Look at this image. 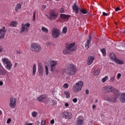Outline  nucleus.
Returning a JSON list of instances; mask_svg holds the SVG:
<instances>
[{
	"label": "nucleus",
	"mask_w": 125,
	"mask_h": 125,
	"mask_svg": "<svg viewBox=\"0 0 125 125\" xmlns=\"http://www.w3.org/2000/svg\"><path fill=\"white\" fill-rule=\"evenodd\" d=\"M63 87L64 88L67 89V88H68L69 87V84H68V83H64V84H63Z\"/></svg>",
	"instance_id": "a19ab883"
},
{
	"label": "nucleus",
	"mask_w": 125,
	"mask_h": 125,
	"mask_svg": "<svg viewBox=\"0 0 125 125\" xmlns=\"http://www.w3.org/2000/svg\"><path fill=\"white\" fill-rule=\"evenodd\" d=\"M56 62H57L52 60L50 59H47L46 61V63H56Z\"/></svg>",
	"instance_id": "7c9ffc66"
},
{
	"label": "nucleus",
	"mask_w": 125,
	"mask_h": 125,
	"mask_svg": "<svg viewBox=\"0 0 125 125\" xmlns=\"http://www.w3.org/2000/svg\"><path fill=\"white\" fill-rule=\"evenodd\" d=\"M1 62L2 63H11L10 59L6 58H3L1 59Z\"/></svg>",
	"instance_id": "4be33fe9"
},
{
	"label": "nucleus",
	"mask_w": 125,
	"mask_h": 125,
	"mask_svg": "<svg viewBox=\"0 0 125 125\" xmlns=\"http://www.w3.org/2000/svg\"><path fill=\"white\" fill-rule=\"evenodd\" d=\"M101 52H102L104 56H106V50L105 48H103L100 49Z\"/></svg>",
	"instance_id": "c756f323"
},
{
	"label": "nucleus",
	"mask_w": 125,
	"mask_h": 125,
	"mask_svg": "<svg viewBox=\"0 0 125 125\" xmlns=\"http://www.w3.org/2000/svg\"><path fill=\"white\" fill-rule=\"evenodd\" d=\"M21 7H22L21 4H17L15 7L16 11H19V9H21Z\"/></svg>",
	"instance_id": "cd10ccee"
},
{
	"label": "nucleus",
	"mask_w": 125,
	"mask_h": 125,
	"mask_svg": "<svg viewBox=\"0 0 125 125\" xmlns=\"http://www.w3.org/2000/svg\"><path fill=\"white\" fill-rule=\"evenodd\" d=\"M60 17L62 19H68V18H69V17H70V16H69L68 15H65L64 14H61L60 15Z\"/></svg>",
	"instance_id": "aec40b11"
},
{
	"label": "nucleus",
	"mask_w": 125,
	"mask_h": 125,
	"mask_svg": "<svg viewBox=\"0 0 125 125\" xmlns=\"http://www.w3.org/2000/svg\"><path fill=\"white\" fill-rule=\"evenodd\" d=\"M83 121H84V117L80 116L77 118L76 124L77 125H82L83 124Z\"/></svg>",
	"instance_id": "ddd939ff"
},
{
	"label": "nucleus",
	"mask_w": 125,
	"mask_h": 125,
	"mask_svg": "<svg viewBox=\"0 0 125 125\" xmlns=\"http://www.w3.org/2000/svg\"><path fill=\"white\" fill-rule=\"evenodd\" d=\"M83 85V81H79L76 84L73 85L72 87V90L75 93L80 92L82 90V88Z\"/></svg>",
	"instance_id": "7ed1b4c3"
},
{
	"label": "nucleus",
	"mask_w": 125,
	"mask_h": 125,
	"mask_svg": "<svg viewBox=\"0 0 125 125\" xmlns=\"http://www.w3.org/2000/svg\"><path fill=\"white\" fill-rule=\"evenodd\" d=\"M62 118H64L65 120H71V119L73 117V115L72 113L64 111L62 113Z\"/></svg>",
	"instance_id": "9d476101"
},
{
	"label": "nucleus",
	"mask_w": 125,
	"mask_h": 125,
	"mask_svg": "<svg viewBox=\"0 0 125 125\" xmlns=\"http://www.w3.org/2000/svg\"><path fill=\"white\" fill-rule=\"evenodd\" d=\"M30 25L31 24L29 23H22L20 33L21 34H22V33H28V32H29V29H28V28L30 27Z\"/></svg>",
	"instance_id": "423d86ee"
},
{
	"label": "nucleus",
	"mask_w": 125,
	"mask_h": 125,
	"mask_svg": "<svg viewBox=\"0 0 125 125\" xmlns=\"http://www.w3.org/2000/svg\"><path fill=\"white\" fill-rule=\"evenodd\" d=\"M120 10V7H117L115 8V11H119Z\"/></svg>",
	"instance_id": "4d7b16f0"
},
{
	"label": "nucleus",
	"mask_w": 125,
	"mask_h": 125,
	"mask_svg": "<svg viewBox=\"0 0 125 125\" xmlns=\"http://www.w3.org/2000/svg\"><path fill=\"white\" fill-rule=\"evenodd\" d=\"M11 67H12V63H6V65L5 66L6 69L7 70H10L11 69Z\"/></svg>",
	"instance_id": "a878e982"
},
{
	"label": "nucleus",
	"mask_w": 125,
	"mask_h": 125,
	"mask_svg": "<svg viewBox=\"0 0 125 125\" xmlns=\"http://www.w3.org/2000/svg\"><path fill=\"white\" fill-rule=\"evenodd\" d=\"M54 119H52V120H51L50 121V124L51 125H54Z\"/></svg>",
	"instance_id": "09e8293b"
},
{
	"label": "nucleus",
	"mask_w": 125,
	"mask_h": 125,
	"mask_svg": "<svg viewBox=\"0 0 125 125\" xmlns=\"http://www.w3.org/2000/svg\"><path fill=\"white\" fill-rule=\"evenodd\" d=\"M94 61V57L90 56L88 58V63H93Z\"/></svg>",
	"instance_id": "bb28decb"
},
{
	"label": "nucleus",
	"mask_w": 125,
	"mask_h": 125,
	"mask_svg": "<svg viewBox=\"0 0 125 125\" xmlns=\"http://www.w3.org/2000/svg\"><path fill=\"white\" fill-rule=\"evenodd\" d=\"M63 53L65 55H66V54H70V51H69V50H68L67 49H65V50H63Z\"/></svg>",
	"instance_id": "c9c22d12"
},
{
	"label": "nucleus",
	"mask_w": 125,
	"mask_h": 125,
	"mask_svg": "<svg viewBox=\"0 0 125 125\" xmlns=\"http://www.w3.org/2000/svg\"><path fill=\"white\" fill-rule=\"evenodd\" d=\"M7 74V71L0 63V76H5Z\"/></svg>",
	"instance_id": "2eb2a0df"
},
{
	"label": "nucleus",
	"mask_w": 125,
	"mask_h": 125,
	"mask_svg": "<svg viewBox=\"0 0 125 125\" xmlns=\"http://www.w3.org/2000/svg\"><path fill=\"white\" fill-rule=\"evenodd\" d=\"M121 101L122 103H125V93H123L121 95Z\"/></svg>",
	"instance_id": "5701e85b"
},
{
	"label": "nucleus",
	"mask_w": 125,
	"mask_h": 125,
	"mask_svg": "<svg viewBox=\"0 0 125 125\" xmlns=\"http://www.w3.org/2000/svg\"><path fill=\"white\" fill-rule=\"evenodd\" d=\"M114 93L115 94L112 96L110 98L107 96L104 97V100H106L109 102H113V103H115L116 101H117V98L120 96V93H119V90H116V91Z\"/></svg>",
	"instance_id": "f03ea898"
},
{
	"label": "nucleus",
	"mask_w": 125,
	"mask_h": 125,
	"mask_svg": "<svg viewBox=\"0 0 125 125\" xmlns=\"http://www.w3.org/2000/svg\"><path fill=\"white\" fill-rule=\"evenodd\" d=\"M77 71L76 65L73 63H70L65 67L64 73L68 76H74L77 74Z\"/></svg>",
	"instance_id": "f257e3e1"
},
{
	"label": "nucleus",
	"mask_w": 125,
	"mask_h": 125,
	"mask_svg": "<svg viewBox=\"0 0 125 125\" xmlns=\"http://www.w3.org/2000/svg\"><path fill=\"white\" fill-rule=\"evenodd\" d=\"M64 106L65 107H68L69 106V104L68 103H66L65 104Z\"/></svg>",
	"instance_id": "6e6d98bb"
},
{
	"label": "nucleus",
	"mask_w": 125,
	"mask_h": 125,
	"mask_svg": "<svg viewBox=\"0 0 125 125\" xmlns=\"http://www.w3.org/2000/svg\"><path fill=\"white\" fill-rule=\"evenodd\" d=\"M52 105L53 106H54V105H56V104H57V101H54V100H52Z\"/></svg>",
	"instance_id": "79ce46f5"
},
{
	"label": "nucleus",
	"mask_w": 125,
	"mask_h": 125,
	"mask_svg": "<svg viewBox=\"0 0 125 125\" xmlns=\"http://www.w3.org/2000/svg\"><path fill=\"white\" fill-rule=\"evenodd\" d=\"M11 122V119L10 118H9L7 120V124H9Z\"/></svg>",
	"instance_id": "3c124183"
},
{
	"label": "nucleus",
	"mask_w": 125,
	"mask_h": 125,
	"mask_svg": "<svg viewBox=\"0 0 125 125\" xmlns=\"http://www.w3.org/2000/svg\"><path fill=\"white\" fill-rule=\"evenodd\" d=\"M24 125H33V123H26Z\"/></svg>",
	"instance_id": "864d4df0"
},
{
	"label": "nucleus",
	"mask_w": 125,
	"mask_h": 125,
	"mask_svg": "<svg viewBox=\"0 0 125 125\" xmlns=\"http://www.w3.org/2000/svg\"><path fill=\"white\" fill-rule=\"evenodd\" d=\"M62 34H66L67 33V27H64L62 29Z\"/></svg>",
	"instance_id": "ea45409f"
},
{
	"label": "nucleus",
	"mask_w": 125,
	"mask_h": 125,
	"mask_svg": "<svg viewBox=\"0 0 125 125\" xmlns=\"http://www.w3.org/2000/svg\"><path fill=\"white\" fill-rule=\"evenodd\" d=\"M2 50H3L2 47L0 46V52H2Z\"/></svg>",
	"instance_id": "13d9d810"
},
{
	"label": "nucleus",
	"mask_w": 125,
	"mask_h": 125,
	"mask_svg": "<svg viewBox=\"0 0 125 125\" xmlns=\"http://www.w3.org/2000/svg\"><path fill=\"white\" fill-rule=\"evenodd\" d=\"M2 114V112H1V110H0V116Z\"/></svg>",
	"instance_id": "e2e57ef3"
},
{
	"label": "nucleus",
	"mask_w": 125,
	"mask_h": 125,
	"mask_svg": "<svg viewBox=\"0 0 125 125\" xmlns=\"http://www.w3.org/2000/svg\"><path fill=\"white\" fill-rule=\"evenodd\" d=\"M108 79H109V76H106L102 79V83H105V82H106V81H107Z\"/></svg>",
	"instance_id": "f704fd0d"
},
{
	"label": "nucleus",
	"mask_w": 125,
	"mask_h": 125,
	"mask_svg": "<svg viewBox=\"0 0 125 125\" xmlns=\"http://www.w3.org/2000/svg\"><path fill=\"white\" fill-rule=\"evenodd\" d=\"M30 49L32 51L39 52L42 50V46L37 43H32L30 45Z\"/></svg>",
	"instance_id": "20e7f679"
},
{
	"label": "nucleus",
	"mask_w": 125,
	"mask_h": 125,
	"mask_svg": "<svg viewBox=\"0 0 125 125\" xmlns=\"http://www.w3.org/2000/svg\"><path fill=\"white\" fill-rule=\"evenodd\" d=\"M59 12L60 13H65V9H64L62 7L60 8Z\"/></svg>",
	"instance_id": "58836bf2"
},
{
	"label": "nucleus",
	"mask_w": 125,
	"mask_h": 125,
	"mask_svg": "<svg viewBox=\"0 0 125 125\" xmlns=\"http://www.w3.org/2000/svg\"><path fill=\"white\" fill-rule=\"evenodd\" d=\"M45 72L46 73V76H47L48 74H49V72L48 71V67L47 65L45 66Z\"/></svg>",
	"instance_id": "72a5a7b5"
},
{
	"label": "nucleus",
	"mask_w": 125,
	"mask_h": 125,
	"mask_svg": "<svg viewBox=\"0 0 125 125\" xmlns=\"http://www.w3.org/2000/svg\"><path fill=\"white\" fill-rule=\"evenodd\" d=\"M10 25L11 26V27H15L16 26H17V21H11L10 22Z\"/></svg>",
	"instance_id": "393cba45"
},
{
	"label": "nucleus",
	"mask_w": 125,
	"mask_h": 125,
	"mask_svg": "<svg viewBox=\"0 0 125 125\" xmlns=\"http://www.w3.org/2000/svg\"><path fill=\"white\" fill-rule=\"evenodd\" d=\"M16 102H17L16 99L13 97L10 98L9 104L10 108H15L16 107Z\"/></svg>",
	"instance_id": "6e6552de"
},
{
	"label": "nucleus",
	"mask_w": 125,
	"mask_h": 125,
	"mask_svg": "<svg viewBox=\"0 0 125 125\" xmlns=\"http://www.w3.org/2000/svg\"><path fill=\"white\" fill-rule=\"evenodd\" d=\"M46 99V95H41L38 98L37 100L40 102H42V100Z\"/></svg>",
	"instance_id": "a211bd4d"
},
{
	"label": "nucleus",
	"mask_w": 125,
	"mask_h": 125,
	"mask_svg": "<svg viewBox=\"0 0 125 125\" xmlns=\"http://www.w3.org/2000/svg\"><path fill=\"white\" fill-rule=\"evenodd\" d=\"M32 117H33L34 118H36V117H37V116H38V112H36V111H34L32 113Z\"/></svg>",
	"instance_id": "4c0bfd02"
},
{
	"label": "nucleus",
	"mask_w": 125,
	"mask_h": 125,
	"mask_svg": "<svg viewBox=\"0 0 125 125\" xmlns=\"http://www.w3.org/2000/svg\"><path fill=\"white\" fill-rule=\"evenodd\" d=\"M43 71V69H42V65H39L38 72L40 76H42L43 75V73H42Z\"/></svg>",
	"instance_id": "412c9836"
},
{
	"label": "nucleus",
	"mask_w": 125,
	"mask_h": 125,
	"mask_svg": "<svg viewBox=\"0 0 125 125\" xmlns=\"http://www.w3.org/2000/svg\"><path fill=\"white\" fill-rule=\"evenodd\" d=\"M17 53L18 54H22V51L21 50H18L17 51Z\"/></svg>",
	"instance_id": "8fccbe9b"
},
{
	"label": "nucleus",
	"mask_w": 125,
	"mask_h": 125,
	"mask_svg": "<svg viewBox=\"0 0 125 125\" xmlns=\"http://www.w3.org/2000/svg\"><path fill=\"white\" fill-rule=\"evenodd\" d=\"M56 65H57V63H53L51 64L50 69H51L50 71H51V72H54V71L56 70V68H55Z\"/></svg>",
	"instance_id": "6ab92c4d"
},
{
	"label": "nucleus",
	"mask_w": 125,
	"mask_h": 125,
	"mask_svg": "<svg viewBox=\"0 0 125 125\" xmlns=\"http://www.w3.org/2000/svg\"><path fill=\"white\" fill-rule=\"evenodd\" d=\"M72 9L75 12L76 14H78L79 13V10L80 9V7L77 5V3H75L72 6Z\"/></svg>",
	"instance_id": "f3484780"
},
{
	"label": "nucleus",
	"mask_w": 125,
	"mask_h": 125,
	"mask_svg": "<svg viewBox=\"0 0 125 125\" xmlns=\"http://www.w3.org/2000/svg\"><path fill=\"white\" fill-rule=\"evenodd\" d=\"M15 66H17V63H15Z\"/></svg>",
	"instance_id": "774afa93"
},
{
	"label": "nucleus",
	"mask_w": 125,
	"mask_h": 125,
	"mask_svg": "<svg viewBox=\"0 0 125 125\" xmlns=\"http://www.w3.org/2000/svg\"><path fill=\"white\" fill-rule=\"evenodd\" d=\"M41 29L44 33H48V29L47 28L44 27V26H42Z\"/></svg>",
	"instance_id": "2f4dec72"
},
{
	"label": "nucleus",
	"mask_w": 125,
	"mask_h": 125,
	"mask_svg": "<svg viewBox=\"0 0 125 125\" xmlns=\"http://www.w3.org/2000/svg\"><path fill=\"white\" fill-rule=\"evenodd\" d=\"M37 71V66L36 64H34L33 66L32 75L35 76Z\"/></svg>",
	"instance_id": "b1692460"
},
{
	"label": "nucleus",
	"mask_w": 125,
	"mask_h": 125,
	"mask_svg": "<svg viewBox=\"0 0 125 125\" xmlns=\"http://www.w3.org/2000/svg\"><path fill=\"white\" fill-rule=\"evenodd\" d=\"M75 45H76V43H71L69 45H66V48L67 50H69V51H75V50H76V47Z\"/></svg>",
	"instance_id": "9b49d317"
},
{
	"label": "nucleus",
	"mask_w": 125,
	"mask_h": 125,
	"mask_svg": "<svg viewBox=\"0 0 125 125\" xmlns=\"http://www.w3.org/2000/svg\"><path fill=\"white\" fill-rule=\"evenodd\" d=\"M72 101L74 103H77V102H78V99L75 98L72 100Z\"/></svg>",
	"instance_id": "49530a36"
},
{
	"label": "nucleus",
	"mask_w": 125,
	"mask_h": 125,
	"mask_svg": "<svg viewBox=\"0 0 125 125\" xmlns=\"http://www.w3.org/2000/svg\"><path fill=\"white\" fill-rule=\"evenodd\" d=\"M118 64H120V65H122V64H123V63H118Z\"/></svg>",
	"instance_id": "338daca9"
},
{
	"label": "nucleus",
	"mask_w": 125,
	"mask_h": 125,
	"mask_svg": "<svg viewBox=\"0 0 125 125\" xmlns=\"http://www.w3.org/2000/svg\"><path fill=\"white\" fill-rule=\"evenodd\" d=\"M46 45H51V42H47V43H46Z\"/></svg>",
	"instance_id": "680f3d73"
},
{
	"label": "nucleus",
	"mask_w": 125,
	"mask_h": 125,
	"mask_svg": "<svg viewBox=\"0 0 125 125\" xmlns=\"http://www.w3.org/2000/svg\"><path fill=\"white\" fill-rule=\"evenodd\" d=\"M87 65H91V63H88Z\"/></svg>",
	"instance_id": "69168bd1"
},
{
	"label": "nucleus",
	"mask_w": 125,
	"mask_h": 125,
	"mask_svg": "<svg viewBox=\"0 0 125 125\" xmlns=\"http://www.w3.org/2000/svg\"><path fill=\"white\" fill-rule=\"evenodd\" d=\"M100 73V70L96 69L94 71V76H98V75H99Z\"/></svg>",
	"instance_id": "473e14b6"
},
{
	"label": "nucleus",
	"mask_w": 125,
	"mask_h": 125,
	"mask_svg": "<svg viewBox=\"0 0 125 125\" xmlns=\"http://www.w3.org/2000/svg\"><path fill=\"white\" fill-rule=\"evenodd\" d=\"M102 89L103 91L105 93H109V92H115L116 90H118L110 86L104 87Z\"/></svg>",
	"instance_id": "0eeeda50"
},
{
	"label": "nucleus",
	"mask_w": 125,
	"mask_h": 125,
	"mask_svg": "<svg viewBox=\"0 0 125 125\" xmlns=\"http://www.w3.org/2000/svg\"><path fill=\"white\" fill-rule=\"evenodd\" d=\"M114 81H115V77H111L110 82H111V83H113V82H114Z\"/></svg>",
	"instance_id": "37998d69"
},
{
	"label": "nucleus",
	"mask_w": 125,
	"mask_h": 125,
	"mask_svg": "<svg viewBox=\"0 0 125 125\" xmlns=\"http://www.w3.org/2000/svg\"><path fill=\"white\" fill-rule=\"evenodd\" d=\"M109 58L112 60H113V61L116 63H123L122 61L117 59L116 55H115L114 53H111L109 54Z\"/></svg>",
	"instance_id": "f8f14e48"
},
{
	"label": "nucleus",
	"mask_w": 125,
	"mask_h": 125,
	"mask_svg": "<svg viewBox=\"0 0 125 125\" xmlns=\"http://www.w3.org/2000/svg\"><path fill=\"white\" fill-rule=\"evenodd\" d=\"M103 15H104V16H108V13H105L104 12H103Z\"/></svg>",
	"instance_id": "603ef678"
},
{
	"label": "nucleus",
	"mask_w": 125,
	"mask_h": 125,
	"mask_svg": "<svg viewBox=\"0 0 125 125\" xmlns=\"http://www.w3.org/2000/svg\"><path fill=\"white\" fill-rule=\"evenodd\" d=\"M95 108H96V105H95V104H93L92 105V109H95Z\"/></svg>",
	"instance_id": "bf43d9fd"
},
{
	"label": "nucleus",
	"mask_w": 125,
	"mask_h": 125,
	"mask_svg": "<svg viewBox=\"0 0 125 125\" xmlns=\"http://www.w3.org/2000/svg\"><path fill=\"white\" fill-rule=\"evenodd\" d=\"M33 20V21H35V20H36V12H34Z\"/></svg>",
	"instance_id": "de8ad7c7"
},
{
	"label": "nucleus",
	"mask_w": 125,
	"mask_h": 125,
	"mask_svg": "<svg viewBox=\"0 0 125 125\" xmlns=\"http://www.w3.org/2000/svg\"><path fill=\"white\" fill-rule=\"evenodd\" d=\"M42 10H44V9H45V8H46V5H42Z\"/></svg>",
	"instance_id": "c03bdc74"
},
{
	"label": "nucleus",
	"mask_w": 125,
	"mask_h": 125,
	"mask_svg": "<svg viewBox=\"0 0 125 125\" xmlns=\"http://www.w3.org/2000/svg\"><path fill=\"white\" fill-rule=\"evenodd\" d=\"M85 93H86V94H89V91L88 90L86 89L85 91Z\"/></svg>",
	"instance_id": "5fc2aeb1"
},
{
	"label": "nucleus",
	"mask_w": 125,
	"mask_h": 125,
	"mask_svg": "<svg viewBox=\"0 0 125 125\" xmlns=\"http://www.w3.org/2000/svg\"><path fill=\"white\" fill-rule=\"evenodd\" d=\"M80 10L81 12L82 13H83V14H86V13H87V11H86V9H80Z\"/></svg>",
	"instance_id": "e433bc0d"
},
{
	"label": "nucleus",
	"mask_w": 125,
	"mask_h": 125,
	"mask_svg": "<svg viewBox=\"0 0 125 125\" xmlns=\"http://www.w3.org/2000/svg\"><path fill=\"white\" fill-rule=\"evenodd\" d=\"M3 29H0V39H3L5 36V34H6V29H5V27L3 26Z\"/></svg>",
	"instance_id": "4468645a"
},
{
	"label": "nucleus",
	"mask_w": 125,
	"mask_h": 125,
	"mask_svg": "<svg viewBox=\"0 0 125 125\" xmlns=\"http://www.w3.org/2000/svg\"><path fill=\"white\" fill-rule=\"evenodd\" d=\"M63 93L64 95H66V98H70V92L68 91H64Z\"/></svg>",
	"instance_id": "c85d7f7f"
},
{
	"label": "nucleus",
	"mask_w": 125,
	"mask_h": 125,
	"mask_svg": "<svg viewBox=\"0 0 125 125\" xmlns=\"http://www.w3.org/2000/svg\"><path fill=\"white\" fill-rule=\"evenodd\" d=\"M49 15L50 16L48 15H45V16L49 19V20H55L56 19H57L59 16L58 14L54 11H52L50 13Z\"/></svg>",
	"instance_id": "39448f33"
},
{
	"label": "nucleus",
	"mask_w": 125,
	"mask_h": 125,
	"mask_svg": "<svg viewBox=\"0 0 125 125\" xmlns=\"http://www.w3.org/2000/svg\"><path fill=\"white\" fill-rule=\"evenodd\" d=\"M95 102H96V103H97V102H98V100L97 99H96L95 101Z\"/></svg>",
	"instance_id": "0e129e2a"
},
{
	"label": "nucleus",
	"mask_w": 125,
	"mask_h": 125,
	"mask_svg": "<svg viewBox=\"0 0 125 125\" xmlns=\"http://www.w3.org/2000/svg\"><path fill=\"white\" fill-rule=\"evenodd\" d=\"M121 77H122V74H121V73H118L117 74V80H120V78H121Z\"/></svg>",
	"instance_id": "a18cd8bd"
},
{
	"label": "nucleus",
	"mask_w": 125,
	"mask_h": 125,
	"mask_svg": "<svg viewBox=\"0 0 125 125\" xmlns=\"http://www.w3.org/2000/svg\"><path fill=\"white\" fill-rule=\"evenodd\" d=\"M60 31L57 28H54L52 30V35L53 38L57 39L60 36Z\"/></svg>",
	"instance_id": "1a4fd4ad"
},
{
	"label": "nucleus",
	"mask_w": 125,
	"mask_h": 125,
	"mask_svg": "<svg viewBox=\"0 0 125 125\" xmlns=\"http://www.w3.org/2000/svg\"><path fill=\"white\" fill-rule=\"evenodd\" d=\"M91 42V36H89V39H87L86 44H85V47L87 49L89 48V44Z\"/></svg>",
	"instance_id": "dca6fc26"
},
{
	"label": "nucleus",
	"mask_w": 125,
	"mask_h": 125,
	"mask_svg": "<svg viewBox=\"0 0 125 125\" xmlns=\"http://www.w3.org/2000/svg\"><path fill=\"white\" fill-rule=\"evenodd\" d=\"M3 84V82L2 81H0V85H2Z\"/></svg>",
	"instance_id": "052dcab7"
}]
</instances>
